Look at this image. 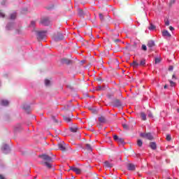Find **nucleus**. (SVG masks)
<instances>
[{
	"label": "nucleus",
	"instance_id": "f257e3e1",
	"mask_svg": "<svg viewBox=\"0 0 179 179\" xmlns=\"http://www.w3.org/2000/svg\"><path fill=\"white\" fill-rule=\"evenodd\" d=\"M64 38H65V36H64V34H62V33H61V32H58L57 35H54L53 37H52V39L56 43L58 42V41H61L62 40H64Z\"/></svg>",
	"mask_w": 179,
	"mask_h": 179
},
{
	"label": "nucleus",
	"instance_id": "f03ea898",
	"mask_svg": "<svg viewBox=\"0 0 179 179\" xmlns=\"http://www.w3.org/2000/svg\"><path fill=\"white\" fill-rule=\"evenodd\" d=\"M40 23L41 24H43V26H50L51 21L50 20V18L44 17L41 20Z\"/></svg>",
	"mask_w": 179,
	"mask_h": 179
},
{
	"label": "nucleus",
	"instance_id": "7ed1b4c3",
	"mask_svg": "<svg viewBox=\"0 0 179 179\" xmlns=\"http://www.w3.org/2000/svg\"><path fill=\"white\" fill-rule=\"evenodd\" d=\"M141 138H144V139H148L149 141H152L153 139V136L150 133H142L141 134Z\"/></svg>",
	"mask_w": 179,
	"mask_h": 179
},
{
	"label": "nucleus",
	"instance_id": "20e7f679",
	"mask_svg": "<svg viewBox=\"0 0 179 179\" xmlns=\"http://www.w3.org/2000/svg\"><path fill=\"white\" fill-rule=\"evenodd\" d=\"M57 146L59 150H61L62 152H66V144H65L64 141L58 143Z\"/></svg>",
	"mask_w": 179,
	"mask_h": 179
},
{
	"label": "nucleus",
	"instance_id": "39448f33",
	"mask_svg": "<svg viewBox=\"0 0 179 179\" xmlns=\"http://www.w3.org/2000/svg\"><path fill=\"white\" fill-rule=\"evenodd\" d=\"M40 157H41V159L44 160V162H52V158L45 154L40 155Z\"/></svg>",
	"mask_w": 179,
	"mask_h": 179
},
{
	"label": "nucleus",
	"instance_id": "423d86ee",
	"mask_svg": "<svg viewBox=\"0 0 179 179\" xmlns=\"http://www.w3.org/2000/svg\"><path fill=\"white\" fill-rule=\"evenodd\" d=\"M46 33H47V31H43L38 32V38H39L40 40H43V39L45 38Z\"/></svg>",
	"mask_w": 179,
	"mask_h": 179
},
{
	"label": "nucleus",
	"instance_id": "0eeeda50",
	"mask_svg": "<svg viewBox=\"0 0 179 179\" xmlns=\"http://www.w3.org/2000/svg\"><path fill=\"white\" fill-rule=\"evenodd\" d=\"M70 170H71L72 171L76 173V174H80V173H82V169H80L79 168H76L75 166H70L69 171Z\"/></svg>",
	"mask_w": 179,
	"mask_h": 179
},
{
	"label": "nucleus",
	"instance_id": "6e6552de",
	"mask_svg": "<svg viewBox=\"0 0 179 179\" xmlns=\"http://www.w3.org/2000/svg\"><path fill=\"white\" fill-rule=\"evenodd\" d=\"M113 139L114 141H115L116 142H118V143H124V138H120L118 137V136L117 135H114L113 136Z\"/></svg>",
	"mask_w": 179,
	"mask_h": 179
},
{
	"label": "nucleus",
	"instance_id": "1a4fd4ad",
	"mask_svg": "<svg viewBox=\"0 0 179 179\" xmlns=\"http://www.w3.org/2000/svg\"><path fill=\"white\" fill-rule=\"evenodd\" d=\"M135 169H136V166L134 164H127V170L129 171H135Z\"/></svg>",
	"mask_w": 179,
	"mask_h": 179
},
{
	"label": "nucleus",
	"instance_id": "9d476101",
	"mask_svg": "<svg viewBox=\"0 0 179 179\" xmlns=\"http://www.w3.org/2000/svg\"><path fill=\"white\" fill-rule=\"evenodd\" d=\"M113 103L115 107H121L122 106V103L120 99H115Z\"/></svg>",
	"mask_w": 179,
	"mask_h": 179
},
{
	"label": "nucleus",
	"instance_id": "9b49d317",
	"mask_svg": "<svg viewBox=\"0 0 179 179\" xmlns=\"http://www.w3.org/2000/svg\"><path fill=\"white\" fill-rule=\"evenodd\" d=\"M162 36L163 37H165L166 38H170V37H171V34H170V33L167 30H164L162 31Z\"/></svg>",
	"mask_w": 179,
	"mask_h": 179
},
{
	"label": "nucleus",
	"instance_id": "f8f14e48",
	"mask_svg": "<svg viewBox=\"0 0 179 179\" xmlns=\"http://www.w3.org/2000/svg\"><path fill=\"white\" fill-rule=\"evenodd\" d=\"M62 64H66V65H70V64H72V60L64 58L62 59Z\"/></svg>",
	"mask_w": 179,
	"mask_h": 179
},
{
	"label": "nucleus",
	"instance_id": "ddd939ff",
	"mask_svg": "<svg viewBox=\"0 0 179 179\" xmlns=\"http://www.w3.org/2000/svg\"><path fill=\"white\" fill-rule=\"evenodd\" d=\"M71 117H72V113H70L69 116H64V120L66 122H71V121L72 120V119L71 118Z\"/></svg>",
	"mask_w": 179,
	"mask_h": 179
},
{
	"label": "nucleus",
	"instance_id": "4468645a",
	"mask_svg": "<svg viewBox=\"0 0 179 179\" xmlns=\"http://www.w3.org/2000/svg\"><path fill=\"white\" fill-rule=\"evenodd\" d=\"M85 149L87 152H93V148H92V145L90 143L85 144Z\"/></svg>",
	"mask_w": 179,
	"mask_h": 179
},
{
	"label": "nucleus",
	"instance_id": "2eb2a0df",
	"mask_svg": "<svg viewBox=\"0 0 179 179\" xmlns=\"http://www.w3.org/2000/svg\"><path fill=\"white\" fill-rule=\"evenodd\" d=\"M103 164L104 167H106V169H111V167L114 166L113 164H110L108 161H106L105 162H103Z\"/></svg>",
	"mask_w": 179,
	"mask_h": 179
},
{
	"label": "nucleus",
	"instance_id": "dca6fc26",
	"mask_svg": "<svg viewBox=\"0 0 179 179\" xmlns=\"http://www.w3.org/2000/svg\"><path fill=\"white\" fill-rule=\"evenodd\" d=\"M2 150L3 153H8V150H9V145L6 144H3L2 146Z\"/></svg>",
	"mask_w": 179,
	"mask_h": 179
},
{
	"label": "nucleus",
	"instance_id": "f3484780",
	"mask_svg": "<svg viewBox=\"0 0 179 179\" xmlns=\"http://www.w3.org/2000/svg\"><path fill=\"white\" fill-rule=\"evenodd\" d=\"M99 122H101V124H106V122H107V120H106V117L104 116H100L98 118Z\"/></svg>",
	"mask_w": 179,
	"mask_h": 179
},
{
	"label": "nucleus",
	"instance_id": "a211bd4d",
	"mask_svg": "<svg viewBox=\"0 0 179 179\" xmlns=\"http://www.w3.org/2000/svg\"><path fill=\"white\" fill-rule=\"evenodd\" d=\"M50 162H43L42 164L43 166H46V167L48 169H52V165H51V163H50Z\"/></svg>",
	"mask_w": 179,
	"mask_h": 179
},
{
	"label": "nucleus",
	"instance_id": "6ab92c4d",
	"mask_svg": "<svg viewBox=\"0 0 179 179\" xmlns=\"http://www.w3.org/2000/svg\"><path fill=\"white\" fill-rule=\"evenodd\" d=\"M23 110L26 111L27 114L30 113V106L27 105H24L22 107Z\"/></svg>",
	"mask_w": 179,
	"mask_h": 179
},
{
	"label": "nucleus",
	"instance_id": "aec40b11",
	"mask_svg": "<svg viewBox=\"0 0 179 179\" xmlns=\"http://www.w3.org/2000/svg\"><path fill=\"white\" fill-rule=\"evenodd\" d=\"M150 146L151 149H152L153 150H156V148H157L156 143H155V142H151V143H150Z\"/></svg>",
	"mask_w": 179,
	"mask_h": 179
},
{
	"label": "nucleus",
	"instance_id": "412c9836",
	"mask_svg": "<svg viewBox=\"0 0 179 179\" xmlns=\"http://www.w3.org/2000/svg\"><path fill=\"white\" fill-rule=\"evenodd\" d=\"M148 47H149L150 48H152V47H155V41H148Z\"/></svg>",
	"mask_w": 179,
	"mask_h": 179
},
{
	"label": "nucleus",
	"instance_id": "4be33fe9",
	"mask_svg": "<svg viewBox=\"0 0 179 179\" xmlns=\"http://www.w3.org/2000/svg\"><path fill=\"white\" fill-rule=\"evenodd\" d=\"M78 129H79L78 128V127H70L71 132H78Z\"/></svg>",
	"mask_w": 179,
	"mask_h": 179
},
{
	"label": "nucleus",
	"instance_id": "5701e85b",
	"mask_svg": "<svg viewBox=\"0 0 179 179\" xmlns=\"http://www.w3.org/2000/svg\"><path fill=\"white\" fill-rule=\"evenodd\" d=\"M141 117L143 121H146V114L144 112L141 113Z\"/></svg>",
	"mask_w": 179,
	"mask_h": 179
},
{
	"label": "nucleus",
	"instance_id": "b1692460",
	"mask_svg": "<svg viewBox=\"0 0 179 179\" xmlns=\"http://www.w3.org/2000/svg\"><path fill=\"white\" fill-rule=\"evenodd\" d=\"M139 65L140 66H145L146 65V60L145 59H141Z\"/></svg>",
	"mask_w": 179,
	"mask_h": 179
},
{
	"label": "nucleus",
	"instance_id": "393cba45",
	"mask_svg": "<svg viewBox=\"0 0 179 179\" xmlns=\"http://www.w3.org/2000/svg\"><path fill=\"white\" fill-rule=\"evenodd\" d=\"M1 106H8L9 105V101L7 100H3L1 102Z\"/></svg>",
	"mask_w": 179,
	"mask_h": 179
},
{
	"label": "nucleus",
	"instance_id": "a878e982",
	"mask_svg": "<svg viewBox=\"0 0 179 179\" xmlns=\"http://www.w3.org/2000/svg\"><path fill=\"white\" fill-rule=\"evenodd\" d=\"M131 66H134V68H136V66H139V63L136 62V61H134L131 64Z\"/></svg>",
	"mask_w": 179,
	"mask_h": 179
},
{
	"label": "nucleus",
	"instance_id": "bb28decb",
	"mask_svg": "<svg viewBox=\"0 0 179 179\" xmlns=\"http://www.w3.org/2000/svg\"><path fill=\"white\" fill-rule=\"evenodd\" d=\"M137 145L138 146H139V148H142V145H143V142H142V140H138Z\"/></svg>",
	"mask_w": 179,
	"mask_h": 179
},
{
	"label": "nucleus",
	"instance_id": "cd10ccee",
	"mask_svg": "<svg viewBox=\"0 0 179 179\" xmlns=\"http://www.w3.org/2000/svg\"><path fill=\"white\" fill-rule=\"evenodd\" d=\"M78 15H79V16H80L81 17H83V15H84L83 10L79 9V10H78Z\"/></svg>",
	"mask_w": 179,
	"mask_h": 179
},
{
	"label": "nucleus",
	"instance_id": "c85d7f7f",
	"mask_svg": "<svg viewBox=\"0 0 179 179\" xmlns=\"http://www.w3.org/2000/svg\"><path fill=\"white\" fill-rule=\"evenodd\" d=\"M122 127H123L124 129H126V130L129 129V126L125 123L122 124Z\"/></svg>",
	"mask_w": 179,
	"mask_h": 179
},
{
	"label": "nucleus",
	"instance_id": "c756f323",
	"mask_svg": "<svg viewBox=\"0 0 179 179\" xmlns=\"http://www.w3.org/2000/svg\"><path fill=\"white\" fill-rule=\"evenodd\" d=\"M148 29H149V30H155V29H156V26L153 25L152 24H150Z\"/></svg>",
	"mask_w": 179,
	"mask_h": 179
},
{
	"label": "nucleus",
	"instance_id": "7c9ffc66",
	"mask_svg": "<svg viewBox=\"0 0 179 179\" xmlns=\"http://www.w3.org/2000/svg\"><path fill=\"white\" fill-rule=\"evenodd\" d=\"M76 2H80V3H82L83 5H85L86 3V1L85 0H75Z\"/></svg>",
	"mask_w": 179,
	"mask_h": 179
},
{
	"label": "nucleus",
	"instance_id": "2f4dec72",
	"mask_svg": "<svg viewBox=\"0 0 179 179\" xmlns=\"http://www.w3.org/2000/svg\"><path fill=\"white\" fill-rule=\"evenodd\" d=\"M99 19L101 20V22H104V15H103L101 13H99Z\"/></svg>",
	"mask_w": 179,
	"mask_h": 179
},
{
	"label": "nucleus",
	"instance_id": "473e14b6",
	"mask_svg": "<svg viewBox=\"0 0 179 179\" xmlns=\"http://www.w3.org/2000/svg\"><path fill=\"white\" fill-rule=\"evenodd\" d=\"M50 80H45V86H50Z\"/></svg>",
	"mask_w": 179,
	"mask_h": 179
},
{
	"label": "nucleus",
	"instance_id": "72a5a7b5",
	"mask_svg": "<svg viewBox=\"0 0 179 179\" xmlns=\"http://www.w3.org/2000/svg\"><path fill=\"white\" fill-rule=\"evenodd\" d=\"M143 51H147L148 50V48L146 47V45H142L141 47Z\"/></svg>",
	"mask_w": 179,
	"mask_h": 179
},
{
	"label": "nucleus",
	"instance_id": "f704fd0d",
	"mask_svg": "<svg viewBox=\"0 0 179 179\" xmlns=\"http://www.w3.org/2000/svg\"><path fill=\"white\" fill-rule=\"evenodd\" d=\"M10 19H16V13H15L10 15Z\"/></svg>",
	"mask_w": 179,
	"mask_h": 179
},
{
	"label": "nucleus",
	"instance_id": "c9c22d12",
	"mask_svg": "<svg viewBox=\"0 0 179 179\" xmlns=\"http://www.w3.org/2000/svg\"><path fill=\"white\" fill-rule=\"evenodd\" d=\"M169 83H170L171 87H174V86H176V83H174L171 80L169 81Z\"/></svg>",
	"mask_w": 179,
	"mask_h": 179
},
{
	"label": "nucleus",
	"instance_id": "e433bc0d",
	"mask_svg": "<svg viewBox=\"0 0 179 179\" xmlns=\"http://www.w3.org/2000/svg\"><path fill=\"white\" fill-rule=\"evenodd\" d=\"M166 141H171V135H169V134H168L167 136H166Z\"/></svg>",
	"mask_w": 179,
	"mask_h": 179
},
{
	"label": "nucleus",
	"instance_id": "4c0bfd02",
	"mask_svg": "<svg viewBox=\"0 0 179 179\" xmlns=\"http://www.w3.org/2000/svg\"><path fill=\"white\" fill-rule=\"evenodd\" d=\"M0 16L1 17H5V14L2 12V10H0Z\"/></svg>",
	"mask_w": 179,
	"mask_h": 179
},
{
	"label": "nucleus",
	"instance_id": "58836bf2",
	"mask_svg": "<svg viewBox=\"0 0 179 179\" xmlns=\"http://www.w3.org/2000/svg\"><path fill=\"white\" fill-rule=\"evenodd\" d=\"M148 117H149V118H153V114H152V113H148Z\"/></svg>",
	"mask_w": 179,
	"mask_h": 179
},
{
	"label": "nucleus",
	"instance_id": "ea45409f",
	"mask_svg": "<svg viewBox=\"0 0 179 179\" xmlns=\"http://www.w3.org/2000/svg\"><path fill=\"white\" fill-rule=\"evenodd\" d=\"M165 24L166 26H169L170 25V22L167 20L165 21Z\"/></svg>",
	"mask_w": 179,
	"mask_h": 179
},
{
	"label": "nucleus",
	"instance_id": "a19ab883",
	"mask_svg": "<svg viewBox=\"0 0 179 179\" xmlns=\"http://www.w3.org/2000/svg\"><path fill=\"white\" fill-rule=\"evenodd\" d=\"M96 90H98V91L104 90V87H98V88L96 89Z\"/></svg>",
	"mask_w": 179,
	"mask_h": 179
},
{
	"label": "nucleus",
	"instance_id": "79ce46f5",
	"mask_svg": "<svg viewBox=\"0 0 179 179\" xmlns=\"http://www.w3.org/2000/svg\"><path fill=\"white\" fill-rule=\"evenodd\" d=\"M96 80H97L98 82H103V79H101V77L96 78Z\"/></svg>",
	"mask_w": 179,
	"mask_h": 179
},
{
	"label": "nucleus",
	"instance_id": "37998d69",
	"mask_svg": "<svg viewBox=\"0 0 179 179\" xmlns=\"http://www.w3.org/2000/svg\"><path fill=\"white\" fill-rule=\"evenodd\" d=\"M34 24H36V22L35 21H31V25L34 26Z\"/></svg>",
	"mask_w": 179,
	"mask_h": 179
},
{
	"label": "nucleus",
	"instance_id": "c03bdc74",
	"mask_svg": "<svg viewBox=\"0 0 179 179\" xmlns=\"http://www.w3.org/2000/svg\"><path fill=\"white\" fill-rule=\"evenodd\" d=\"M0 179H6V178H5V176H3V175L0 174Z\"/></svg>",
	"mask_w": 179,
	"mask_h": 179
},
{
	"label": "nucleus",
	"instance_id": "a18cd8bd",
	"mask_svg": "<svg viewBox=\"0 0 179 179\" xmlns=\"http://www.w3.org/2000/svg\"><path fill=\"white\" fill-rule=\"evenodd\" d=\"M54 122H58V120L55 117H52Z\"/></svg>",
	"mask_w": 179,
	"mask_h": 179
},
{
	"label": "nucleus",
	"instance_id": "49530a36",
	"mask_svg": "<svg viewBox=\"0 0 179 179\" xmlns=\"http://www.w3.org/2000/svg\"><path fill=\"white\" fill-rule=\"evenodd\" d=\"M169 30H171V31H173V30H174V27H169Z\"/></svg>",
	"mask_w": 179,
	"mask_h": 179
},
{
	"label": "nucleus",
	"instance_id": "de8ad7c7",
	"mask_svg": "<svg viewBox=\"0 0 179 179\" xmlns=\"http://www.w3.org/2000/svg\"><path fill=\"white\" fill-rule=\"evenodd\" d=\"M169 71H173V66H170L169 68Z\"/></svg>",
	"mask_w": 179,
	"mask_h": 179
},
{
	"label": "nucleus",
	"instance_id": "09e8293b",
	"mask_svg": "<svg viewBox=\"0 0 179 179\" xmlns=\"http://www.w3.org/2000/svg\"><path fill=\"white\" fill-rule=\"evenodd\" d=\"M157 64V57H155V64Z\"/></svg>",
	"mask_w": 179,
	"mask_h": 179
},
{
	"label": "nucleus",
	"instance_id": "8fccbe9b",
	"mask_svg": "<svg viewBox=\"0 0 179 179\" xmlns=\"http://www.w3.org/2000/svg\"><path fill=\"white\" fill-rule=\"evenodd\" d=\"M118 41H120V39H116V40H115V43H117V42H118Z\"/></svg>",
	"mask_w": 179,
	"mask_h": 179
},
{
	"label": "nucleus",
	"instance_id": "3c124183",
	"mask_svg": "<svg viewBox=\"0 0 179 179\" xmlns=\"http://www.w3.org/2000/svg\"><path fill=\"white\" fill-rule=\"evenodd\" d=\"M27 12V8H25V9H24V10H22V12Z\"/></svg>",
	"mask_w": 179,
	"mask_h": 179
},
{
	"label": "nucleus",
	"instance_id": "603ef678",
	"mask_svg": "<svg viewBox=\"0 0 179 179\" xmlns=\"http://www.w3.org/2000/svg\"><path fill=\"white\" fill-rule=\"evenodd\" d=\"M160 61H162L159 58L157 59V62H160Z\"/></svg>",
	"mask_w": 179,
	"mask_h": 179
},
{
	"label": "nucleus",
	"instance_id": "864d4df0",
	"mask_svg": "<svg viewBox=\"0 0 179 179\" xmlns=\"http://www.w3.org/2000/svg\"><path fill=\"white\" fill-rule=\"evenodd\" d=\"M164 89H167V85H164Z\"/></svg>",
	"mask_w": 179,
	"mask_h": 179
},
{
	"label": "nucleus",
	"instance_id": "5fc2aeb1",
	"mask_svg": "<svg viewBox=\"0 0 179 179\" xmlns=\"http://www.w3.org/2000/svg\"><path fill=\"white\" fill-rule=\"evenodd\" d=\"M178 113H179V108L178 109Z\"/></svg>",
	"mask_w": 179,
	"mask_h": 179
}]
</instances>
